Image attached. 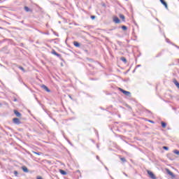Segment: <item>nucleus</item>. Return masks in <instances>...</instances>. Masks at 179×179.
<instances>
[{
	"instance_id": "39",
	"label": "nucleus",
	"mask_w": 179,
	"mask_h": 179,
	"mask_svg": "<svg viewBox=\"0 0 179 179\" xmlns=\"http://www.w3.org/2000/svg\"><path fill=\"white\" fill-rule=\"evenodd\" d=\"M124 176H126V177H128V175L127 173H124Z\"/></svg>"
},
{
	"instance_id": "7",
	"label": "nucleus",
	"mask_w": 179,
	"mask_h": 179,
	"mask_svg": "<svg viewBox=\"0 0 179 179\" xmlns=\"http://www.w3.org/2000/svg\"><path fill=\"white\" fill-rule=\"evenodd\" d=\"M161 3H162L164 5V6L165 7L166 9H169V6L167 5V2H166V1L164 0H159Z\"/></svg>"
},
{
	"instance_id": "42",
	"label": "nucleus",
	"mask_w": 179,
	"mask_h": 179,
	"mask_svg": "<svg viewBox=\"0 0 179 179\" xmlns=\"http://www.w3.org/2000/svg\"><path fill=\"white\" fill-rule=\"evenodd\" d=\"M69 98H70V99H72V96H71V95H69Z\"/></svg>"
},
{
	"instance_id": "8",
	"label": "nucleus",
	"mask_w": 179,
	"mask_h": 179,
	"mask_svg": "<svg viewBox=\"0 0 179 179\" xmlns=\"http://www.w3.org/2000/svg\"><path fill=\"white\" fill-rule=\"evenodd\" d=\"M14 114L15 115H16V117H18V118H20V117H22V113L16 110H14Z\"/></svg>"
},
{
	"instance_id": "18",
	"label": "nucleus",
	"mask_w": 179,
	"mask_h": 179,
	"mask_svg": "<svg viewBox=\"0 0 179 179\" xmlns=\"http://www.w3.org/2000/svg\"><path fill=\"white\" fill-rule=\"evenodd\" d=\"M18 69H20L21 71H22V72H25L24 68H23V66H18Z\"/></svg>"
},
{
	"instance_id": "32",
	"label": "nucleus",
	"mask_w": 179,
	"mask_h": 179,
	"mask_svg": "<svg viewBox=\"0 0 179 179\" xmlns=\"http://www.w3.org/2000/svg\"><path fill=\"white\" fill-rule=\"evenodd\" d=\"M149 122H150L151 124H155V122L153 120H148Z\"/></svg>"
},
{
	"instance_id": "11",
	"label": "nucleus",
	"mask_w": 179,
	"mask_h": 179,
	"mask_svg": "<svg viewBox=\"0 0 179 179\" xmlns=\"http://www.w3.org/2000/svg\"><path fill=\"white\" fill-rule=\"evenodd\" d=\"M59 173L60 174H62V176H66V171H65L64 170L62 169H59Z\"/></svg>"
},
{
	"instance_id": "33",
	"label": "nucleus",
	"mask_w": 179,
	"mask_h": 179,
	"mask_svg": "<svg viewBox=\"0 0 179 179\" xmlns=\"http://www.w3.org/2000/svg\"><path fill=\"white\" fill-rule=\"evenodd\" d=\"M96 159L97 160H100V157H99V155H96Z\"/></svg>"
},
{
	"instance_id": "9",
	"label": "nucleus",
	"mask_w": 179,
	"mask_h": 179,
	"mask_svg": "<svg viewBox=\"0 0 179 179\" xmlns=\"http://www.w3.org/2000/svg\"><path fill=\"white\" fill-rule=\"evenodd\" d=\"M22 171H24V173H29V169H27L26 166H23L22 167Z\"/></svg>"
},
{
	"instance_id": "3",
	"label": "nucleus",
	"mask_w": 179,
	"mask_h": 179,
	"mask_svg": "<svg viewBox=\"0 0 179 179\" xmlns=\"http://www.w3.org/2000/svg\"><path fill=\"white\" fill-rule=\"evenodd\" d=\"M13 124H15V125H20L22 124V122H20V120L17 117H14L13 119Z\"/></svg>"
},
{
	"instance_id": "14",
	"label": "nucleus",
	"mask_w": 179,
	"mask_h": 179,
	"mask_svg": "<svg viewBox=\"0 0 179 179\" xmlns=\"http://www.w3.org/2000/svg\"><path fill=\"white\" fill-rule=\"evenodd\" d=\"M161 125L163 128H166L167 127V123L165 122H161Z\"/></svg>"
},
{
	"instance_id": "5",
	"label": "nucleus",
	"mask_w": 179,
	"mask_h": 179,
	"mask_svg": "<svg viewBox=\"0 0 179 179\" xmlns=\"http://www.w3.org/2000/svg\"><path fill=\"white\" fill-rule=\"evenodd\" d=\"M113 22H114V23H116L117 24L121 23V20L117 16L113 17Z\"/></svg>"
},
{
	"instance_id": "21",
	"label": "nucleus",
	"mask_w": 179,
	"mask_h": 179,
	"mask_svg": "<svg viewBox=\"0 0 179 179\" xmlns=\"http://www.w3.org/2000/svg\"><path fill=\"white\" fill-rule=\"evenodd\" d=\"M117 27H113L112 29H108L109 31H113V30H116Z\"/></svg>"
},
{
	"instance_id": "10",
	"label": "nucleus",
	"mask_w": 179,
	"mask_h": 179,
	"mask_svg": "<svg viewBox=\"0 0 179 179\" xmlns=\"http://www.w3.org/2000/svg\"><path fill=\"white\" fill-rule=\"evenodd\" d=\"M73 45H74V47L79 48V47H80V43H79V42H78V41H74Z\"/></svg>"
},
{
	"instance_id": "15",
	"label": "nucleus",
	"mask_w": 179,
	"mask_h": 179,
	"mask_svg": "<svg viewBox=\"0 0 179 179\" xmlns=\"http://www.w3.org/2000/svg\"><path fill=\"white\" fill-rule=\"evenodd\" d=\"M24 9L26 12H31V10L27 6H24Z\"/></svg>"
},
{
	"instance_id": "19",
	"label": "nucleus",
	"mask_w": 179,
	"mask_h": 179,
	"mask_svg": "<svg viewBox=\"0 0 179 179\" xmlns=\"http://www.w3.org/2000/svg\"><path fill=\"white\" fill-rule=\"evenodd\" d=\"M173 153H175V155H177L178 156H179V150H173Z\"/></svg>"
},
{
	"instance_id": "20",
	"label": "nucleus",
	"mask_w": 179,
	"mask_h": 179,
	"mask_svg": "<svg viewBox=\"0 0 179 179\" xmlns=\"http://www.w3.org/2000/svg\"><path fill=\"white\" fill-rule=\"evenodd\" d=\"M120 160L123 162V163H125V162H127V159H125L124 157L120 158Z\"/></svg>"
},
{
	"instance_id": "13",
	"label": "nucleus",
	"mask_w": 179,
	"mask_h": 179,
	"mask_svg": "<svg viewBox=\"0 0 179 179\" xmlns=\"http://www.w3.org/2000/svg\"><path fill=\"white\" fill-rule=\"evenodd\" d=\"M120 61H122V62H124V64H127V58H125L124 57H120Z\"/></svg>"
},
{
	"instance_id": "44",
	"label": "nucleus",
	"mask_w": 179,
	"mask_h": 179,
	"mask_svg": "<svg viewBox=\"0 0 179 179\" xmlns=\"http://www.w3.org/2000/svg\"><path fill=\"white\" fill-rule=\"evenodd\" d=\"M97 148H99V145H97Z\"/></svg>"
},
{
	"instance_id": "12",
	"label": "nucleus",
	"mask_w": 179,
	"mask_h": 179,
	"mask_svg": "<svg viewBox=\"0 0 179 179\" xmlns=\"http://www.w3.org/2000/svg\"><path fill=\"white\" fill-rule=\"evenodd\" d=\"M119 17H120V19H122V22H125V15H124L120 14Z\"/></svg>"
},
{
	"instance_id": "22",
	"label": "nucleus",
	"mask_w": 179,
	"mask_h": 179,
	"mask_svg": "<svg viewBox=\"0 0 179 179\" xmlns=\"http://www.w3.org/2000/svg\"><path fill=\"white\" fill-rule=\"evenodd\" d=\"M52 54H53V55H57V51H55V50H52Z\"/></svg>"
},
{
	"instance_id": "31",
	"label": "nucleus",
	"mask_w": 179,
	"mask_h": 179,
	"mask_svg": "<svg viewBox=\"0 0 179 179\" xmlns=\"http://www.w3.org/2000/svg\"><path fill=\"white\" fill-rule=\"evenodd\" d=\"M167 43H169V44H172L173 45V43H171V41H170L169 39H167Z\"/></svg>"
},
{
	"instance_id": "26",
	"label": "nucleus",
	"mask_w": 179,
	"mask_h": 179,
	"mask_svg": "<svg viewBox=\"0 0 179 179\" xmlns=\"http://www.w3.org/2000/svg\"><path fill=\"white\" fill-rule=\"evenodd\" d=\"M56 57H57L58 58H61L62 55L61 54L56 53Z\"/></svg>"
},
{
	"instance_id": "40",
	"label": "nucleus",
	"mask_w": 179,
	"mask_h": 179,
	"mask_svg": "<svg viewBox=\"0 0 179 179\" xmlns=\"http://www.w3.org/2000/svg\"><path fill=\"white\" fill-rule=\"evenodd\" d=\"M102 6H106V4L103 3V4L102 5Z\"/></svg>"
},
{
	"instance_id": "41",
	"label": "nucleus",
	"mask_w": 179,
	"mask_h": 179,
	"mask_svg": "<svg viewBox=\"0 0 179 179\" xmlns=\"http://www.w3.org/2000/svg\"><path fill=\"white\" fill-rule=\"evenodd\" d=\"M135 71H136V69H135L133 71V72H135Z\"/></svg>"
},
{
	"instance_id": "38",
	"label": "nucleus",
	"mask_w": 179,
	"mask_h": 179,
	"mask_svg": "<svg viewBox=\"0 0 179 179\" xmlns=\"http://www.w3.org/2000/svg\"><path fill=\"white\" fill-rule=\"evenodd\" d=\"M105 169L108 171V168H107V166H105Z\"/></svg>"
},
{
	"instance_id": "2",
	"label": "nucleus",
	"mask_w": 179,
	"mask_h": 179,
	"mask_svg": "<svg viewBox=\"0 0 179 179\" xmlns=\"http://www.w3.org/2000/svg\"><path fill=\"white\" fill-rule=\"evenodd\" d=\"M147 173H148L150 178H151V179H157V178L156 177L155 173H153V172H152L150 171H147Z\"/></svg>"
},
{
	"instance_id": "34",
	"label": "nucleus",
	"mask_w": 179,
	"mask_h": 179,
	"mask_svg": "<svg viewBox=\"0 0 179 179\" xmlns=\"http://www.w3.org/2000/svg\"><path fill=\"white\" fill-rule=\"evenodd\" d=\"M37 179H43V178L41 176H38Z\"/></svg>"
},
{
	"instance_id": "23",
	"label": "nucleus",
	"mask_w": 179,
	"mask_h": 179,
	"mask_svg": "<svg viewBox=\"0 0 179 179\" xmlns=\"http://www.w3.org/2000/svg\"><path fill=\"white\" fill-rule=\"evenodd\" d=\"M87 61H89L90 62H94L93 59H90V58H87Z\"/></svg>"
},
{
	"instance_id": "25",
	"label": "nucleus",
	"mask_w": 179,
	"mask_h": 179,
	"mask_svg": "<svg viewBox=\"0 0 179 179\" xmlns=\"http://www.w3.org/2000/svg\"><path fill=\"white\" fill-rule=\"evenodd\" d=\"M17 174H19L17 171H14V175L15 176V177H17Z\"/></svg>"
},
{
	"instance_id": "1",
	"label": "nucleus",
	"mask_w": 179,
	"mask_h": 179,
	"mask_svg": "<svg viewBox=\"0 0 179 179\" xmlns=\"http://www.w3.org/2000/svg\"><path fill=\"white\" fill-rule=\"evenodd\" d=\"M120 92L123 93L125 96H127L129 97H131V93L129 91H126L125 90H123L122 88H119Z\"/></svg>"
},
{
	"instance_id": "6",
	"label": "nucleus",
	"mask_w": 179,
	"mask_h": 179,
	"mask_svg": "<svg viewBox=\"0 0 179 179\" xmlns=\"http://www.w3.org/2000/svg\"><path fill=\"white\" fill-rule=\"evenodd\" d=\"M41 87L42 89H43V90H45V92H47L48 93H50V92H51V90L48 89L45 85H42Z\"/></svg>"
},
{
	"instance_id": "29",
	"label": "nucleus",
	"mask_w": 179,
	"mask_h": 179,
	"mask_svg": "<svg viewBox=\"0 0 179 179\" xmlns=\"http://www.w3.org/2000/svg\"><path fill=\"white\" fill-rule=\"evenodd\" d=\"M172 45H174V47H176V48H178L179 50V46L174 44V43H172Z\"/></svg>"
},
{
	"instance_id": "43",
	"label": "nucleus",
	"mask_w": 179,
	"mask_h": 179,
	"mask_svg": "<svg viewBox=\"0 0 179 179\" xmlns=\"http://www.w3.org/2000/svg\"><path fill=\"white\" fill-rule=\"evenodd\" d=\"M0 106H2V104L0 103Z\"/></svg>"
},
{
	"instance_id": "30",
	"label": "nucleus",
	"mask_w": 179,
	"mask_h": 179,
	"mask_svg": "<svg viewBox=\"0 0 179 179\" xmlns=\"http://www.w3.org/2000/svg\"><path fill=\"white\" fill-rule=\"evenodd\" d=\"M87 65H89L91 68H92V69H94V67L93 66V65H92L91 64H87Z\"/></svg>"
},
{
	"instance_id": "35",
	"label": "nucleus",
	"mask_w": 179,
	"mask_h": 179,
	"mask_svg": "<svg viewBox=\"0 0 179 179\" xmlns=\"http://www.w3.org/2000/svg\"><path fill=\"white\" fill-rule=\"evenodd\" d=\"M69 145H71V146H73V145L72 144V143H71V141H69Z\"/></svg>"
},
{
	"instance_id": "16",
	"label": "nucleus",
	"mask_w": 179,
	"mask_h": 179,
	"mask_svg": "<svg viewBox=\"0 0 179 179\" xmlns=\"http://www.w3.org/2000/svg\"><path fill=\"white\" fill-rule=\"evenodd\" d=\"M122 30H124V31L128 30V27H127V26H125V25H122Z\"/></svg>"
},
{
	"instance_id": "27",
	"label": "nucleus",
	"mask_w": 179,
	"mask_h": 179,
	"mask_svg": "<svg viewBox=\"0 0 179 179\" xmlns=\"http://www.w3.org/2000/svg\"><path fill=\"white\" fill-rule=\"evenodd\" d=\"M91 19L94 20V19H96V15H91Z\"/></svg>"
},
{
	"instance_id": "24",
	"label": "nucleus",
	"mask_w": 179,
	"mask_h": 179,
	"mask_svg": "<svg viewBox=\"0 0 179 179\" xmlns=\"http://www.w3.org/2000/svg\"><path fill=\"white\" fill-rule=\"evenodd\" d=\"M117 43L118 45H120V47H121V45H122V42L117 41Z\"/></svg>"
},
{
	"instance_id": "28",
	"label": "nucleus",
	"mask_w": 179,
	"mask_h": 179,
	"mask_svg": "<svg viewBox=\"0 0 179 179\" xmlns=\"http://www.w3.org/2000/svg\"><path fill=\"white\" fill-rule=\"evenodd\" d=\"M163 149H164V150H169V147H167V146H164V147H163Z\"/></svg>"
},
{
	"instance_id": "4",
	"label": "nucleus",
	"mask_w": 179,
	"mask_h": 179,
	"mask_svg": "<svg viewBox=\"0 0 179 179\" xmlns=\"http://www.w3.org/2000/svg\"><path fill=\"white\" fill-rule=\"evenodd\" d=\"M166 171L167 174H169V176H171L172 178H176V175H174L173 173L170 171V169H166Z\"/></svg>"
},
{
	"instance_id": "37",
	"label": "nucleus",
	"mask_w": 179,
	"mask_h": 179,
	"mask_svg": "<svg viewBox=\"0 0 179 179\" xmlns=\"http://www.w3.org/2000/svg\"><path fill=\"white\" fill-rule=\"evenodd\" d=\"M13 101H17V99H14Z\"/></svg>"
},
{
	"instance_id": "17",
	"label": "nucleus",
	"mask_w": 179,
	"mask_h": 179,
	"mask_svg": "<svg viewBox=\"0 0 179 179\" xmlns=\"http://www.w3.org/2000/svg\"><path fill=\"white\" fill-rule=\"evenodd\" d=\"M34 155H38V156H40L41 155H43V152H34Z\"/></svg>"
},
{
	"instance_id": "36",
	"label": "nucleus",
	"mask_w": 179,
	"mask_h": 179,
	"mask_svg": "<svg viewBox=\"0 0 179 179\" xmlns=\"http://www.w3.org/2000/svg\"><path fill=\"white\" fill-rule=\"evenodd\" d=\"M141 64H138V65L136 66V68H139V67H141Z\"/></svg>"
}]
</instances>
